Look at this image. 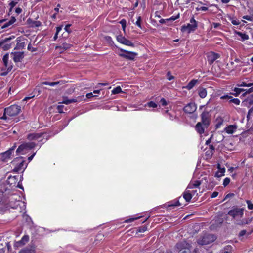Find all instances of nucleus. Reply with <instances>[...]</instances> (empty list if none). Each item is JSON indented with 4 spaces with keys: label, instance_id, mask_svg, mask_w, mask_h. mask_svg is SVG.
<instances>
[{
    "label": "nucleus",
    "instance_id": "1",
    "mask_svg": "<svg viewBox=\"0 0 253 253\" xmlns=\"http://www.w3.org/2000/svg\"><path fill=\"white\" fill-rule=\"evenodd\" d=\"M216 239V236L213 234H205L198 239L197 243L200 245H206L213 242Z\"/></svg>",
    "mask_w": 253,
    "mask_h": 253
},
{
    "label": "nucleus",
    "instance_id": "2",
    "mask_svg": "<svg viewBox=\"0 0 253 253\" xmlns=\"http://www.w3.org/2000/svg\"><path fill=\"white\" fill-rule=\"evenodd\" d=\"M25 161L23 159V157H17L12 162L11 164L13 165H15V168L13 169V171L18 172L22 169H24L26 167H24V163Z\"/></svg>",
    "mask_w": 253,
    "mask_h": 253
},
{
    "label": "nucleus",
    "instance_id": "3",
    "mask_svg": "<svg viewBox=\"0 0 253 253\" xmlns=\"http://www.w3.org/2000/svg\"><path fill=\"white\" fill-rule=\"evenodd\" d=\"M190 245L185 241L177 243L176 249L178 253H190Z\"/></svg>",
    "mask_w": 253,
    "mask_h": 253
},
{
    "label": "nucleus",
    "instance_id": "4",
    "mask_svg": "<svg viewBox=\"0 0 253 253\" xmlns=\"http://www.w3.org/2000/svg\"><path fill=\"white\" fill-rule=\"evenodd\" d=\"M190 23L188 24L187 25H183L181 27V31L182 32H187L190 33L191 32L194 31L197 28V23L195 20L194 17L190 19Z\"/></svg>",
    "mask_w": 253,
    "mask_h": 253
},
{
    "label": "nucleus",
    "instance_id": "5",
    "mask_svg": "<svg viewBox=\"0 0 253 253\" xmlns=\"http://www.w3.org/2000/svg\"><path fill=\"white\" fill-rule=\"evenodd\" d=\"M21 111V107L17 105H13L5 108V113L10 117L17 115Z\"/></svg>",
    "mask_w": 253,
    "mask_h": 253
},
{
    "label": "nucleus",
    "instance_id": "6",
    "mask_svg": "<svg viewBox=\"0 0 253 253\" xmlns=\"http://www.w3.org/2000/svg\"><path fill=\"white\" fill-rule=\"evenodd\" d=\"M36 144L34 142H27L21 144L16 150L17 153L24 154L27 151L33 148Z\"/></svg>",
    "mask_w": 253,
    "mask_h": 253
},
{
    "label": "nucleus",
    "instance_id": "7",
    "mask_svg": "<svg viewBox=\"0 0 253 253\" xmlns=\"http://www.w3.org/2000/svg\"><path fill=\"white\" fill-rule=\"evenodd\" d=\"M228 214L233 217L234 218L238 217L241 218L243 215V209L242 208L234 207L229 211Z\"/></svg>",
    "mask_w": 253,
    "mask_h": 253
},
{
    "label": "nucleus",
    "instance_id": "8",
    "mask_svg": "<svg viewBox=\"0 0 253 253\" xmlns=\"http://www.w3.org/2000/svg\"><path fill=\"white\" fill-rule=\"evenodd\" d=\"M201 123L205 127H208L210 121V115L209 112L204 111L201 115Z\"/></svg>",
    "mask_w": 253,
    "mask_h": 253
},
{
    "label": "nucleus",
    "instance_id": "9",
    "mask_svg": "<svg viewBox=\"0 0 253 253\" xmlns=\"http://www.w3.org/2000/svg\"><path fill=\"white\" fill-rule=\"evenodd\" d=\"M120 51L124 52L125 53H120L119 55L125 58L133 60L134 59L135 56L137 55V53L133 52L128 51L123 49H120Z\"/></svg>",
    "mask_w": 253,
    "mask_h": 253
},
{
    "label": "nucleus",
    "instance_id": "10",
    "mask_svg": "<svg viewBox=\"0 0 253 253\" xmlns=\"http://www.w3.org/2000/svg\"><path fill=\"white\" fill-rule=\"evenodd\" d=\"M9 55L8 54H6L4 55L2 58V60L3 62L4 66L5 69L7 68V71L3 72L0 74L1 76H5L7 74V73L10 72L12 69V66L11 65H8V61Z\"/></svg>",
    "mask_w": 253,
    "mask_h": 253
},
{
    "label": "nucleus",
    "instance_id": "11",
    "mask_svg": "<svg viewBox=\"0 0 253 253\" xmlns=\"http://www.w3.org/2000/svg\"><path fill=\"white\" fill-rule=\"evenodd\" d=\"M117 40L120 43L125 44L126 45L130 46L132 47L134 46V43H133L130 41L126 39L125 37L121 35H119L117 36Z\"/></svg>",
    "mask_w": 253,
    "mask_h": 253
},
{
    "label": "nucleus",
    "instance_id": "12",
    "mask_svg": "<svg viewBox=\"0 0 253 253\" xmlns=\"http://www.w3.org/2000/svg\"><path fill=\"white\" fill-rule=\"evenodd\" d=\"M220 57L218 53L211 51L207 53V59L210 64H212L217 59Z\"/></svg>",
    "mask_w": 253,
    "mask_h": 253
},
{
    "label": "nucleus",
    "instance_id": "13",
    "mask_svg": "<svg viewBox=\"0 0 253 253\" xmlns=\"http://www.w3.org/2000/svg\"><path fill=\"white\" fill-rule=\"evenodd\" d=\"M196 105L194 103L190 102L184 107L183 111L186 113L192 114L196 110Z\"/></svg>",
    "mask_w": 253,
    "mask_h": 253
},
{
    "label": "nucleus",
    "instance_id": "14",
    "mask_svg": "<svg viewBox=\"0 0 253 253\" xmlns=\"http://www.w3.org/2000/svg\"><path fill=\"white\" fill-rule=\"evenodd\" d=\"M11 57L15 62H21L24 58L23 52H13L11 53Z\"/></svg>",
    "mask_w": 253,
    "mask_h": 253
},
{
    "label": "nucleus",
    "instance_id": "15",
    "mask_svg": "<svg viewBox=\"0 0 253 253\" xmlns=\"http://www.w3.org/2000/svg\"><path fill=\"white\" fill-rule=\"evenodd\" d=\"M18 176H9L7 180V183L12 187L16 186L18 180Z\"/></svg>",
    "mask_w": 253,
    "mask_h": 253
},
{
    "label": "nucleus",
    "instance_id": "16",
    "mask_svg": "<svg viewBox=\"0 0 253 253\" xmlns=\"http://www.w3.org/2000/svg\"><path fill=\"white\" fill-rule=\"evenodd\" d=\"M27 23L31 27H38L41 25L40 21L33 20L30 18L27 19Z\"/></svg>",
    "mask_w": 253,
    "mask_h": 253
},
{
    "label": "nucleus",
    "instance_id": "17",
    "mask_svg": "<svg viewBox=\"0 0 253 253\" xmlns=\"http://www.w3.org/2000/svg\"><path fill=\"white\" fill-rule=\"evenodd\" d=\"M14 151V148H11L7 151L1 154V159L2 161H5L7 159L10 158L12 152Z\"/></svg>",
    "mask_w": 253,
    "mask_h": 253
},
{
    "label": "nucleus",
    "instance_id": "18",
    "mask_svg": "<svg viewBox=\"0 0 253 253\" xmlns=\"http://www.w3.org/2000/svg\"><path fill=\"white\" fill-rule=\"evenodd\" d=\"M208 127H205L201 122H198L195 126L196 131L200 134L204 132L205 128Z\"/></svg>",
    "mask_w": 253,
    "mask_h": 253
},
{
    "label": "nucleus",
    "instance_id": "19",
    "mask_svg": "<svg viewBox=\"0 0 253 253\" xmlns=\"http://www.w3.org/2000/svg\"><path fill=\"white\" fill-rule=\"evenodd\" d=\"M29 241V236L28 235L24 236L21 240L17 242L15 246L16 247H19L25 245Z\"/></svg>",
    "mask_w": 253,
    "mask_h": 253
},
{
    "label": "nucleus",
    "instance_id": "20",
    "mask_svg": "<svg viewBox=\"0 0 253 253\" xmlns=\"http://www.w3.org/2000/svg\"><path fill=\"white\" fill-rule=\"evenodd\" d=\"M242 104L249 108L251 105L253 104V95H251L242 102Z\"/></svg>",
    "mask_w": 253,
    "mask_h": 253
},
{
    "label": "nucleus",
    "instance_id": "21",
    "mask_svg": "<svg viewBox=\"0 0 253 253\" xmlns=\"http://www.w3.org/2000/svg\"><path fill=\"white\" fill-rule=\"evenodd\" d=\"M221 99H230L229 101L230 103H233L237 105H239L240 103V101L239 100V99H238L237 98H233L231 96H229L227 95L222 96L221 97Z\"/></svg>",
    "mask_w": 253,
    "mask_h": 253
},
{
    "label": "nucleus",
    "instance_id": "22",
    "mask_svg": "<svg viewBox=\"0 0 253 253\" xmlns=\"http://www.w3.org/2000/svg\"><path fill=\"white\" fill-rule=\"evenodd\" d=\"M217 168L219 169L215 174V176L217 177H220L224 175V172L225 171V168H221V166L219 164H218Z\"/></svg>",
    "mask_w": 253,
    "mask_h": 253
},
{
    "label": "nucleus",
    "instance_id": "23",
    "mask_svg": "<svg viewBox=\"0 0 253 253\" xmlns=\"http://www.w3.org/2000/svg\"><path fill=\"white\" fill-rule=\"evenodd\" d=\"M42 135V133L29 134L27 136V139L30 140H36L40 138Z\"/></svg>",
    "mask_w": 253,
    "mask_h": 253
},
{
    "label": "nucleus",
    "instance_id": "24",
    "mask_svg": "<svg viewBox=\"0 0 253 253\" xmlns=\"http://www.w3.org/2000/svg\"><path fill=\"white\" fill-rule=\"evenodd\" d=\"M215 223L211 225V228L215 225V226H218L223 222V219L221 216L216 217L214 220Z\"/></svg>",
    "mask_w": 253,
    "mask_h": 253
},
{
    "label": "nucleus",
    "instance_id": "25",
    "mask_svg": "<svg viewBox=\"0 0 253 253\" xmlns=\"http://www.w3.org/2000/svg\"><path fill=\"white\" fill-rule=\"evenodd\" d=\"M197 82V80L193 79L186 86L183 87V88H186L188 90H190L195 85Z\"/></svg>",
    "mask_w": 253,
    "mask_h": 253
},
{
    "label": "nucleus",
    "instance_id": "26",
    "mask_svg": "<svg viewBox=\"0 0 253 253\" xmlns=\"http://www.w3.org/2000/svg\"><path fill=\"white\" fill-rule=\"evenodd\" d=\"M15 21H16L15 18L14 17H11L10 20L8 22L5 23L2 26V28L4 29V28H6L9 27V26H10L11 25L13 24Z\"/></svg>",
    "mask_w": 253,
    "mask_h": 253
},
{
    "label": "nucleus",
    "instance_id": "27",
    "mask_svg": "<svg viewBox=\"0 0 253 253\" xmlns=\"http://www.w3.org/2000/svg\"><path fill=\"white\" fill-rule=\"evenodd\" d=\"M238 87H251L253 86V83H247L245 82H241L237 84Z\"/></svg>",
    "mask_w": 253,
    "mask_h": 253
},
{
    "label": "nucleus",
    "instance_id": "28",
    "mask_svg": "<svg viewBox=\"0 0 253 253\" xmlns=\"http://www.w3.org/2000/svg\"><path fill=\"white\" fill-rule=\"evenodd\" d=\"M61 83H62V84H63L61 81H57V82H49L45 81V82H43L42 84H44V85H48L53 86H54V85H58V84H60Z\"/></svg>",
    "mask_w": 253,
    "mask_h": 253
},
{
    "label": "nucleus",
    "instance_id": "29",
    "mask_svg": "<svg viewBox=\"0 0 253 253\" xmlns=\"http://www.w3.org/2000/svg\"><path fill=\"white\" fill-rule=\"evenodd\" d=\"M198 94L200 97L204 98L207 95V91L205 88H200L198 90Z\"/></svg>",
    "mask_w": 253,
    "mask_h": 253
},
{
    "label": "nucleus",
    "instance_id": "30",
    "mask_svg": "<svg viewBox=\"0 0 253 253\" xmlns=\"http://www.w3.org/2000/svg\"><path fill=\"white\" fill-rule=\"evenodd\" d=\"M183 197L185 199L186 202H189L192 197V194L187 191L183 194Z\"/></svg>",
    "mask_w": 253,
    "mask_h": 253
},
{
    "label": "nucleus",
    "instance_id": "31",
    "mask_svg": "<svg viewBox=\"0 0 253 253\" xmlns=\"http://www.w3.org/2000/svg\"><path fill=\"white\" fill-rule=\"evenodd\" d=\"M71 47V44H70L69 43H64L60 46H56V49H57L60 48V49H62L64 50H66L67 49H69Z\"/></svg>",
    "mask_w": 253,
    "mask_h": 253
},
{
    "label": "nucleus",
    "instance_id": "32",
    "mask_svg": "<svg viewBox=\"0 0 253 253\" xmlns=\"http://www.w3.org/2000/svg\"><path fill=\"white\" fill-rule=\"evenodd\" d=\"M233 91L235 92L232 93V94L235 96H238L241 92L245 91V89L236 87Z\"/></svg>",
    "mask_w": 253,
    "mask_h": 253
},
{
    "label": "nucleus",
    "instance_id": "33",
    "mask_svg": "<svg viewBox=\"0 0 253 253\" xmlns=\"http://www.w3.org/2000/svg\"><path fill=\"white\" fill-rule=\"evenodd\" d=\"M236 128L234 127L233 126L230 125L228 126L226 129L225 130L226 132L228 134H232L234 131H235Z\"/></svg>",
    "mask_w": 253,
    "mask_h": 253
},
{
    "label": "nucleus",
    "instance_id": "34",
    "mask_svg": "<svg viewBox=\"0 0 253 253\" xmlns=\"http://www.w3.org/2000/svg\"><path fill=\"white\" fill-rule=\"evenodd\" d=\"M201 184V182L199 181H195L194 183L191 184L190 183L187 188L192 189L193 188H196L200 186Z\"/></svg>",
    "mask_w": 253,
    "mask_h": 253
},
{
    "label": "nucleus",
    "instance_id": "35",
    "mask_svg": "<svg viewBox=\"0 0 253 253\" xmlns=\"http://www.w3.org/2000/svg\"><path fill=\"white\" fill-rule=\"evenodd\" d=\"M232 250L233 247L231 245H227L224 248L223 253H230Z\"/></svg>",
    "mask_w": 253,
    "mask_h": 253
},
{
    "label": "nucleus",
    "instance_id": "36",
    "mask_svg": "<svg viewBox=\"0 0 253 253\" xmlns=\"http://www.w3.org/2000/svg\"><path fill=\"white\" fill-rule=\"evenodd\" d=\"M236 33L242 38L243 41L248 40L249 39L248 35L245 33H243L240 32H237Z\"/></svg>",
    "mask_w": 253,
    "mask_h": 253
},
{
    "label": "nucleus",
    "instance_id": "37",
    "mask_svg": "<svg viewBox=\"0 0 253 253\" xmlns=\"http://www.w3.org/2000/svg\"><path fill=\"white\" fill-rule=\"evenodd\" d=\"M122 92V91L121 88L120 86H118V87H116L115 88H114L112 91V93L113 94H116L121 93Z\"/></svg>",
    "mask_w": 253,
    "mask_h": 253
},
{
    "label": "nucleus",
    "instance_id": "38",
    "mask_svg": "<svg viewBox=\"0 0 253 253\" xmlns=\"http://www.w3.org/2000/svg\"><path fill=\"white\" fill-rule=\"evenodd\" d=\"M19 253H33V251L29 248H25L21 250Z\"/></svg>",
    "mask_w": 253,
    "mask_h": 253
},
{
    "label": "nucleus",
    "instance_id": "39",
    "mask_svg": "<svg viewBox=\"0 0 253 253\" xmlns=\"http://www.w3.org/2000/svg\"><path fill=\"white\" fill-rule=\"evenodd\" d=\"M120 23L121 24L123 30L124 31L125 30V28L126 27V21L125 19H122L120 21Z\"/></svg>",
    "mask_w": 253,
    "mask_h": 253
},
{
    "label": "nucleus",
    "instance_id": "40",
    "mask_svg": "<svg viewBox=\"0 0 253 253\" xmlns=\"http://www.w3.org/2000/svg\"><path fill=\"white\" fill-rule=\"evenodd\" d=\"M147 229V227L145 226H142L138 228L137 229V231L139 232H144L146 231Z\"/></svg>",
    "mask_w": 253,
    "mask_h": 253
},
{
    "label": "nucleus",
    "instance_id": "41",
    "mask_svg": "<svg viewBox=\"0 0 253 253\" xmlns=\"http://www.w3.org/2000/svg\"><path fill=\"white\" fill-rule=\"evenodd\" d=\"M141 17L140 16H139L137 18V20L135 24L139 28H142L141 25Z\"/></svg>",
    "mask_w": 253,
    "mask_h": 253
},
{
    "label": "nucleus",
    "instance_id": "42",
    "mask_svg": "<svg viewBox=\"0 0 253 253\" xmlns=\"http://www.w3.org/2000/svg\"><path fill=\"white\" fill-rule=\"evenodd\" d=\"M230 182V178H226L224 180V181H223V185H224V187H226V186H227L229 184Z\"/></svg>",
    "mask_w": 253,
    "mask_h": 253
},
{
    "label": "nucleus",
    "instance_id": "43",
    "mask_svg": "<svg viewBox=\"0 0 253 253\" xmlns=\"http://www.w3.org/2000/svg\"><path fill=\"white\" fill-rule=\"evenodd\" d=\"M147 105H148V106L149 107L155 108V107H157V104H156L155 102H154L153 101H150V102H148Z\"/></svg>",
    "mask_w": 253,
    "mask_h": 253
},
{
    "label": "nucleus",
    "instance_id": "44",
    "mask_svg": "<svg viewBox=\"0 0 253 253\" xmlns=\"http://www.w3.org/2000/svg\"><path fill=\"white\" fill-rule=\"evenodd\" d=\"M209 147H210V149L211 150V152L208 155H210L211 156L212 155V154H213V152L214 151L215 148H214V147L213 146V145H210Z\"/></svg>",
    "mask_w": 253,
    "mask_h": 253
},
{
    "label": "nucleus",
    "instance_id": "45",
    "mask_svg": "<svg viewBox=\"0 0 253 253\" xmlns=\"http://www.w3.org/2000/svg\"><path fill=\"white\" fill-rule=\"evenodd\" d=\"M15 196L16 195H12V196H11L10 197H9L8 198H9V202L8 203H7V204L8 205V206L12 207V205L11 204V203L12 202V200L14 199L13 197Z\"/></svg>",
    "mask_w": 253,
    "mask_h": 253
},
{
    "label": "nucleus",
    "instance_id": "46",
    "mask_svg": "<svg viewBox=\"0 0 253 253\" xmlns=\"http://www.w3.org/2000/svg\"><path fill=\"white\" fill-rule=\"evenodd\" d=\"M63 108H64V105H58L57 107V109L58 112H59L60 113H63Z\"/></svg>",
    "mask_w": 253,
    "mask_h": 253
},
{
    "label": "nucleus",
    "instance_id": "47",
    "mask_svg": "<svg viewBox=\"0 0 253 253\" xmlns=\"http://www.w3.org/2000/svg\"><path fill=\"white\" fill-rule=\"evenodd\" d=\"M243 18L244 19L249 20V21H253V17L252 16H248V15L244 16L243 17Z\"/></svg>",
    "mask_w": 253,
    "mask_h": 253
},
{
    "label": "nucleus",
    "instance_id": "48",
    "mask_svg": "<svg viewBox=\"0 0 253 253\" xmlns=\"http://www.w3.org/2000/svg\"><path fill=\"white\" fill-rule=\"evenodd\" d=\"M24 42L17 43L16 48L18 49L23 48L24 47Z\"/></svg>",
    "mask_w": 253,
    "mask_h": 253
},
{
    "label": "nucleus",
    "instance_id": "49",
    "mask_svg": "<svg viewBox=\"0 0 253 253\" xmlns=\"http://www.w3.org/2000/svg\"><path fill=\"white\" fill-rule=\"evenodd\" d=\"M17 4V2L15 1H11L10 3L9 4L10 9H11L14 7L16 6V5Z\"/></svg>",
    "mask_w": 253,
    "mask_h": 253
},
{
    "label": "nucleus",
    "instance_id": "50",
    "mask_svg": "<svg viewBox=\"0 0 253 253\" xmlns=\"http://www.w3.org/2000/svg\"><path fill=\"white\" fill-rule=\"evenodd\" d=\"M36 90H35L34 91V92H33V93H32V94H33V93L35 94V92H36ZM35 94H33V95H32V94H30V95H29V96L25 97V98L24 99V100H24V101H25V100H27L30 99H31V98H32L33 97H34L35 96Z\"/></svg>",
    "mask_w": 253,
    "mask_h": 253
},
{
    "label": "nucleus",
    "instance_id": "51",
    "mask_svg": "<svg viewBox=\"0 0 253 253\" xmlns=\"http://www.w3.org/2000/svg\"><path fill=\"white\" fill-rule=\"evenodd\" d=\"M245 93L243 94V96H245L246 94H249L253 91V86L248 90L245 89Z\"/></svg>",
    "mask_w": 253,
    "mask_h": 253
},
{
    "label": "nucleus",
    "instance_id": "52",
    "mask_svg": "<svg viewBox=\"0 0 253 253\" xmlns=\"http://www.w3.org/2000/svg\"><path fill=\"white\" fill-rule=\"evenodd\" d=\"M246 202L248 204V208L250 210H253V204L251 203V201L247 200Z\"/></svg>",
    "mask_w": 253,
    "mask_h": 253
},
{
    "label": "nucleus",
    "instance_id": "53",
    "mask_svg": "<svg viewBox=\"0 0 253 253\" xmlns=\"http://www.w3.org/2000/svg\"><path fill=\"white\" fill-rule=\"evenodd\" d=\"M179 17V14H178L176 16H172L169 19H167V21H174L175 20L178 19Z\"/></svg>",
    "mask_w": 253,
    "mask_h": 253
},
{
    "label": "nucleus",
    "instance_id": "54",
    "mask_svg": "<svg viewBox=\"0 0 253 253\" xmlns=\"http://www.w3.org/2000/svg\"><path fill=\"white\" fill-rule=\"evenodd\" d=\"M62 103L65 104H70V99L67 98V97H64Z\"/></svg>",
    "mask_w": 253,
    "mask_h": 253
},
{
    "label": "nucleus",
    "instance_id": "55",
    "mask_svg": "<svg viewBox=\"0 0 253 253\" xmlns=\"http://www.w3.org/2000/svg\"><path fill=\"white\" fill-rule=\"evenodd\" d=\"M71 24H68L66 25L64 29L66 32H67L68 33H70L71 32V30L70 29V27H71Z\"/></svg>",
    "mask_w": 253,
    "mask_h": 253
},
{
    "label": "nucleus",
    "instance_id": "56",
    "mask_svg": "<svg viewBox=\"0 0 253 253\" xmlns=\"http://www.w3.org/2000/svg\"><path fill=\"white\" fill-rule=\"evenodd\" d=\"M235 196V194L234 193H229L225 196V198L224 199L223 201H225L226 199L233 197Z\"/></svg>",
    "mask_w": 253,
    "mask_h": 253
},
{
    "label": "nucleus",
    "instance_id": "57",
    "mask_svg": "<svg viewBox=\"0 0 253 253\" xmlns=\"http://www.w3.org/2000/svg\"><path fill=\"white\" fill-rule=\"evenodd\" d=\"M246 233H247V231L246 230H243L241 231L239 234V237H241L244 236L245 235H246Z\"/></svg>",
    "mask_w": 253,
    "mask_h": 253
},
{
    "label": "nucleus",
    "instance_id": "58",
    "mask_svg": "<svg viewBox=\"0 0 253 253\" xmlns=\"http://www.w3.org/2000/svg\"><path fill=\"white\" fill-rule=\"evenodd\" d=\"M167 76L168 79L169 81L171 80L172 79H173L174 78V77L170 74V73L169 72H168L167 73Z\"/></svg>",
    "mask_w": 253,
    "mask_h": 253
},
{
    "label": "nucleus",
    "instance_id": "59",
    "mask_svg": "<svg viewBox=\"0 0 253 253\" xmlns=\"http://www.w3.org/2000/svg\"><path fill=\"white\" fill-rule=\"evenodd\" d=\"M160 102L163 106H166L167 105V101L164 98H162L160 100Z\"/></svg>",
    "mask_w": 253,
    "mask_h": 253
},
{
    "label": "nucleus",
    "instance_id": "60",
    "mask_svg": "<svg viewBox=\"0 0 253 253\" xmlns=\"http://www.w3.org/2000/svg\"><path fill=\"white\" fill-rule=\"evenodd\" d=\"M10 44H6L5 45H4L3 46V50H7L8 49H9L10 47Z\"/></svg>",
    "mask_w": 253,
    "mask_h": 253
},
{
    "label": "nucleus",
    "instance_id": "61",
    "mask_svg": "<svg viewBox=\"0 0 253 253\" xmlns=\"http://www.w3.org/2000/svg\"><path fill=\"white\" fill-rule=\"evenodd\" d=\"M7 113H5V109L4 110V113H3V115L0 118V119H3V120H7L8 119L7 117Z\"/></svg>",
    "mask_w": 253,
    "mask_h": 253
},
{
    "label": "nucleus",
    "instance_id": "62",
    "mask_svg": "<svg viewBox=\"0 0 253 253\" xmlns=\"http://www.w3.org/2000/svg\"><path fill=\"white\" fill-rule=\"evenodd\" d=\"M28 49L29 50H31L32 52L36 51V49L32 47L30 44H29L28 46Z\"/></svg>",
    "mask_w": 253,
    "mask_h": 253
},
{
    "label": "nucleus",
    "instance_id": "63",
    "mask_svg": "<svg viewBox=\"0 0 253 253\" xmlns=\"http://www.w3.org/2000/svg\"><path fill=\"white\" fill-rule=\"evenodd\" d=\"M218 195V192H216V191H214V192L212 193L211 196V197L212 198H215L216 197H217Z\"/></svg>",
    "mask_w": 253,
    "mask_h": 253
},
{
    "label": "nucleus",
    "instance_id": "64",
    "mask_svg": "<svg viewBox=\"0 0 253 253\" xmlns=\"http://www.w3.org/2000/svg\"><path fill=\"white\" fill-rule=\"evenodd\" d=\"M231 23L235 25H238L240 24V22L236 20H232Z\"/></svg>",
    "mask_w": 253,
    "mask_h": 253
}]
</instances>
